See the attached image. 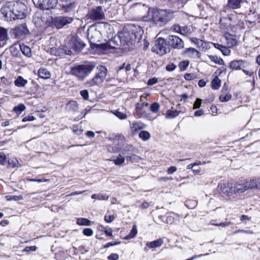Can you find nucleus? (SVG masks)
Wrapping results in <instances>:
<instances>
[{
    "label": "nucleus",
    "instance_id": "nucleus-56",
    "mask_svg": "<svg viewBox=\"0 0 260 260\" xmlns=\"http://www.w3.org/2000/svg\"><path fill=\"white\" fill-rule=\"evenodd\" d=\"M238 233H243L248 234H253V232L251 230H238L233 232V234H236Z\"/></svg>",
    "mask_w": 260,
    "mask_h": 260
},
{
    "label": "nucleus",
    "instance_id": "nucleus-55",
    "mask_svg": "<svg viewBox=\"0 0 260 260\" xmlns=\"http://www.w3.org/2000/svg\"><path fill=\"white\" fill-rule=\"evenodd\" d=\"M6 162V156L4 152L0 153V164L4 165Z\"/></svg>",
    "mask_w": 260,
    "mask_h": 260
},
{
    "label": "nucleus",
    "instance_id": "nucleus-36",
    "mask_svg": "<svg viewBox=\"0 0 260 260\" xmlns=\"http://www.w3.org/2000/svg\"><path fill=\"white\" fill-rule=\"evenodd\" d=\"M91 197L93 199H96L98 200H107L109 198L108 196L103 193L93 194L91 195Z\"/></svg>",
    "mask_w": 260,
    "mask_h": 260
},
{
    "label": "nucleus",
    "instance_id": "nucleus-37",
    "mask_svg": "<svg viewBox=\"0 0 260 260\" xmlns=\"http://www.w3.org/2000/svg\"><path fill=\"white\" fill-rule=\"evenodd\" d=\"M208 57L211 61L214 62L216 64L220 65H222L224 64V61L223 60V59H222L220 58H218L216 56L209 55Z\"/></svg>",
    "mask_w": 260,
    "mask_h": 260
},
{
    "label": "nucleus",
    "instance_id": "nucleus-46",
    "mask_svg": "<svg viewBox=\"0 0 260 260\" xmlns=\"http://www.w3.org/2000/svg\"><path fill=\"white\" fill-rule=\"evenodd\" d=\"M189 65V62L188 61H181L178 66L181 71H183L186 70L187 68Z\"/></svg>",
    "mask_w": 260,
    "mask_h": 260
},
{
    "label": "nucleus",
    "instance_id": "nucleus-43",
    "mask_svg": "<svg viewBox=\"0 0 260 260\" xmlns=\"http://www.w3.org/2000/svg\"><path fill=\"white\" fill-rule=\"evenodd\" d=\"M7 37V32L6 29L0 27V43L5 40Z\"/></svg>",
    "mask_w": 260,
    "mask_h": 260
},
{
    "label": "nucleus",
    "instance_id": "nucleus-42",
    "mask_svg": "<svg viewBox=\"0 0 260 260\" xmlns=\"http://www.w3.org/2000/svg\"><path fill=\"white\" fill-rule=\"evenodd\" d=\"M126 159L127 161L132 162H138L140 159V157L136 154H132L129 156H127Z\"/></svg>",
    "mask_w": 260,
    "mask_h": 260
},
{
    "label": "nucleus",
    "instance_id": "nucleus-53",
    "mask_svg": "<svg viewBox=\"0 0 260 260\" xmlns=\"http://www.w3.org/2000/svg\"><path fill=\"white\" fill-rule=\"evenodd\" d=\"M196 78V75L194 74L187 73L184 75V79L186 80H191Z\"/></svg>",
    "mask_w": 260,
    "mask_h": 260
},
{
    "label": "nucleus",
    "instance_id": "nucleus-50",
    "mask_svg": "<svg viewBox=\"0 0 260 260\" xmlns=\"http://www.w3.org/2000/svg\"><path fill=\"white\" fill-rule=\"evenodd\" d=\"M115 216L114 215L106 214L104 217L105 221L107 223H110L114 220Z\"/></svg>",
    "mask_w": 260,
    "mask_h": 260
},
{
    "label": "nucleus",
    "instance_id": "nucleus-29",
    "mask_svg": "<svg viewBox=\"0 0 260 260\" xmlns=\"http://www.w3.org/2000/svg\"><path fill=\"white\" fill-rule=\"evenodd\" d=\"M39 76L43 79H48L51 76L50 73L46 69L41 68L38 70Z\"/></svg>",
    "mask_w": 260,
    "mask_h": 260
},
{
    "label": "nucleus",
    "instance_id": "nucleus-19",
    "mask_svg": "<svg viewBox=\"0 0 260 260\" xmlns=\"http://www.w3.org/2000/svg\"><path fill=\"white\" fill-rule=\"evenodd\" d=\"M184 54L189 58L192 59L200 58L201 53L193 48H186L184 51Z\"/></svg>",
    "mask_w": 260,
    "mask_h": 260
},
{
    "label": "nucleus",
    "instance_id": "nucleus-20",
    "mask_svg": "<svg viewBox=\"0 0 260 260\" xmlns=\"http://www.w3.org/2000/svg\"><path fill=\"white\" fill-rule=\"evenodd\" d=\"M223 39L225 40V43L228 48L232 47L237 44V41L235 36L229 33H225L223 36Z\"/></svg>",
    "mask_w": 260,
    "mask_h": 260
},
{
    "label": "nucleus",
    "instance_id": "nucleus-57",
    "mask_svg": "<svg viewBox=\"0 0 260 260\" xmlns=\"http://www.w3.org/2000/svg\"><path fill=\"white\" fill-rule=\"evenodd\" d=\"M37 249L36 246H27L23 250L24 252L35 251Z\"/></svg>",
    "mask_w": 260,
    "mask_h": 260
},
{
    "label": "nucleus",
    "instance_id": "nucleus-11",
    "mask_svg": "<svg viewBox=\"0 0 260 260\" xmlns=\"http://www.w3.org/2000/svg\"><path fill=\"white\" fill-rule=\"evenodd\" d=\"M87 37L91 46H96L101 38V33L91 26L88 31Z\"/></svg>",
    "mask_w": 260,
    "mask_h": 260
},
{
    "label": "nucleus",
    "instance_id": "nucleus-6",
    "mask_svg": "<svg viewBox=\"0 0 260 260\" xmlns=\"http://www.w3.org/2000/svg\"><path fill=\"white\" fill-rule=\"evenodd\" d=\"M132 35H131L128 31L123 30L118 34L117 36L114 37L110 43H112L115 45V46H111L113 48H115L116 46L119 45H127L128 43L131 42L132 40Z\"/></svg>",
    "mask_w": 260,
    "mask_h": 260
},
{
    "label": "nucleus",
    "instance_id": "nucleus-44",
    "mask_svg": "<svg viewBox=\"0 0 260 260\" xmlns=\"http://www.w3.org/2000/svg\"><path fill=\"white\" fill-rule=\"evenodd\" d=\"M177 217V215L174 212H171L169 215L167 216V222L168 224H172L173 223L174 219Z\"/></svg>",
    "mask_w": 260,
    "mask_h": 260
},
{
    "label": "nucleus",
    "instance_id": "nucleus-5",
    "mask_svg": "<svg viewBox=\"0 0 260 260\" xmlns=\"http://www.w3.org/2000/svg\"><path fill=\"white\" fill-rule=\"evenodd\" d=\"M78 3L75 1H59L56 9L62 14L74 15L77 8Z\"/></svg>",
    "mask_w": 260,
    "mask_h": 260
},
{
    "label": "nucleus",
    "instance_id": "nucleus-45",
    "mask_svg": "<svg viewBox=\"0 0 260 260\" xmlns=\"http://www.w3.org/2000/svg\"><path fill=\"white\" fill-rule=\"evenodd\" d=\"M112 112L116 117H117L120 119H125L127 117V115L125 113H123L120 111H114Z\"/></svg>",
    "mask_w": 260,
    "mask_h": 260
},
{
    "label": "nucleus",
    "instance_id": "nucleus-35",
    "mask_svg": "<svg viewBox=\"0 0 260 260\" xmlns=\"http://www.w3.org/2000/svg\"><path fill=\"white\" fill-rule=\"evenodd\" d=\"M221 85V80L218 77H215L212 81V88L214 90L218 89Z\"/></svg>",
    "mask_w": 260,
    "mask_h": 260
},
{
    "label": "nucleus",
    "instance_id": "nucleus-34",
    "mask_svg": "<svg viewBox=\"0 0 260 260\" xmlns=\"http://www.w3.org/2000/svg\"><path fill=\"white\" fill-rule=\"evenodd\" d=\"M20 48L22 53L27 57H30L31 55V50L30 48L25 45H20Z\"/></svg>",
    "mask_w": 260,
    "mask_h": 260
},
{
    "label": "nucleus",
    "instance_id": "nucleus-48",
    "mask_svg": "<svg viewBox=\"0 0 260 260\" xmlns=\"http://www.w3.org/2000/svg\"><path fill=\"white\" fill-rule=\"evenodd\" d=\"M159 109V105L157 103H153L150 107V109L153 113H156Z\"/></svg>",
    "mask_w": 260,
    "mask_h": 260
},
{
    "label": "nucleus",
    "instance_id": "nucleus-38",
    "mask_svg": "<svg viewBox=\"0 0 260 260\" xmlns=\"http://www.w3.org/2000/svg\"><path fill=\"white\" fill-rule=\"evenodd\" d=\"M26 107L24 104H20L18 106H15L13 108V111L15 112L17 115L20 114L22 111L25 110Z\"/></svg>",
    "mask_w": 260,
    "mask_h": 260
},
{
    "label": "nucleus",
    "instance_id": "nucleus-28",
    "mask_svg": "<svg viewBox=\"0 0 260 260\" xmlns=\"http://www.w3.org/2000/svg\"><path fill=\"white\" fill-rule=\"evenodd\" d=\"M191 42L196 45L199 48H206L207 43L202 40L196 38H192L191 39Z\"/></svg>",
    "mask_w": 260,
    "mask_h": 260
},
{
    "label": "nucleus",
    "instance_id": "nucleus-33",
    "mask_svg": "<svg viewBox=\"0 0 260 260\" xmlns=\"http://www.w3.org/2000/svg\"><path fill=\"white\" fill-rule=\"evenodd\" d=\"M15 85L17 87H24L27 83V81L21 76H18L14 82Z\"/></svg>",
    "mask_w": 260,
    "mask_h": 260
},
{
    "label": "nucleus",
    "instance_id": "nucleus-23",
    "mask_svg": "<svg viewBox=\"0 0 260 260\" xmlns=\"http://www.w3.org/2000/svg\"><path fill=\"white\" fill-rule=\"evenodd\" d=\"M246 2V0H228V5L232 9H237L241 8V4Z\"/></svg>",
    "mask_w": 260,
    "mask_h": 260
},
{
    "label": "nucleus",
    "instance_id": "nucleus-14",
    "mask_svg": "<svg viewBox=\"0 0 260 260\" xmlns=\"http://www.w3.org/2000/svg\"><path fill=\"white\" fill-rule=\"evenodd\" d=\"M70 46L76 51H80L85 46V44L78 37H72Z\"/></svg>",
    "mask_w": 260,
    "mask_h": 260
},
{
    "label": "nucleus",
    "instance_id": "nucleus-27",
    "mask_svg": "<svg viewBox=\"0 0 260 260\" xmlns=\"http://www.w3.org/2000/svg\"><path fill=\"white\" fill-rule=\"evenodd\" d=\"M180 111L176 110L169 109L166 111L165 117L167 119H173L178 116Z\"/></svg>",
    "mask_w": 260,
    "mask_h": 260
},
{
    "label": "nucleus",
    "instance_id": "nucleus-63",
    "mask_svg": "<svg viewBox=\"0 0 260 260\" xmlns=\"http://www.w3.org/2000/svg\"><path fill=\"white\" fill-rule=\"evenodd\" d=\"M108 150L110 152L115 153L120 150L118 148L116 147H114L113 146H109L108 147Z\"/></svg>",
    "mask_w": 260,
    "mask_h": 260
},
{
    "label": "nucleus",
    "instance_id": "nucleus-22",
    "mask_svg": "<svg viewBox=\"0 0 260 260\" xmlns=\"http://www.w3.org/2000/svg\"><path fill=\"white\" fill-rule=\"evenodd\" d=\"M220 28L224 30H228L231 26V19L229 17H222L220 19Z\"/></svg>",
    "mask_w": 260,
    "mask_h": 260
},
{
    "label": "nucleus",
    "instance_id": "nucleus-32",
    "mask_svg": "<svg viewBox=\"0 0 260 260\" xmlns=\"http://www.w3.org/2000/svg\"><path fill=\"white\" fill-rule=\"evenodd\" d=\"M123 155L133 153L135 151V147L130 144H127L122 149L120 150Z\"/></svg>",
    "mask_w": 260,
    "mask_h": 260
},
{
    "label": "nucleus",
    "instance_id": "nucleus-41",
    "mask_svg": "<svg viewBox=\"0 0 260 260\" xmlns=\"http://www.w3.org/2000/svg\"><path fill=\"white\" fill-rule=\"evenodd\" d=\"M110 160L113 161L114 164L118 166L123 164L124 162L125 158L119 154L116 159H111Z\"/></svg>",
    "mask_w": 260,
    "mask_h": 260
},
{
    "label": "nucleus",
    "instance_id": "nucleus-16",
    "mask_svg": "<svg viewBox=\"0 0 260 260\" xmlns=\"http://www.w3.org/2000/svg\"><path fill=\"white\" fill-rule=\"evenodd\" d=\"M171 28L174 32L184 36L191 33L190 28L187 25L181 26L178 24H175Z\"/></svg>",
    "mask_w": 260,
    "mask_h": 260
},
{
    "label": "nucleus",
    "instance_id": "nucleus-7",
    "mask_svg": "<svg viewBox=\"0 0 260 260\" xmlns=\"http://www.w3.org/2000/svg\"><path fill=\"white\" fill-rule=\"evenodd\" d=\"M107 75V69L103 66H100L96 68L94 77L88 81L87 83L90 86L99 85L105 79Z\"/></svg>",
    "mask_w": 260,
    "mask_h": 260
},
{
    "label": "nucleus",
    "instance_id": "nucleus-15",
    "mask_svg": "<svg viewBox=\"0 0 260 260\" xmlns=\"http://www.w3.org/2000/svg\"><path fill=\"white\" fill-rule=\"evenodd\" d=\"M145 96H141L140 102L138 103L136 106V113L139 117H146L147 113L143 111L144 107H148L149 104L143 102V99H145Z\"/></svg>",
    "mask_w": 260,
    "mask_h": 260
},
{
    "label": "nucleus",
    "instance_id": "nucleus-13",
    "mask_svg": "<svg viewBox=\"0 0 260 260\" xmlns=\"http://www.w3.org/2000/svg\"><path fill=\"white\" fill-rule=\"evenodd\" d=\"M73 20L72 17L58 16L53 19V23L57 29H60L71 23Z\"/></svg>",
    "mask_w": 260,
    "mask_h": 260
},
{
    "label": "nucleus",
    "instance_id": "nucleus-31",
    "mask_svg": "<svg viewBox=\"0 0 260 260\" xmlns=\"http://www.w3.org/2000/svg\"><path fill=\"white\" fill-rule=\"evenodd\" d=\"M137 233H138V231H137V225L136 224H134V225H133L132 229L131 230V232H129V233L124 238V239L129 240V239H133L136 236V235H137Z\"/></svg>",
    "mask_w": 260,
    "mask_h": 260
},
{
    "label": "nucleus",
    "instance_id": "nucleus-62",
    "mask_svg": "<svg viewBox=\"0 0 260 260\" xmlns=\"http://www.w3.org/2000/svg\"><path fill=\"white\" fill-rule=\"evenodd\" d=\"M157 82V79L156 78H153L150 79L148 81L147 84L148 85L151 86V85L155 84Z\"/></svg>",
    "mask_w": 260,
    "mask_h": 260
},
{
    "label": "nucleus",
    "instance_id": "nucleus-17",
    "mask_svg": "<svg viewBox=\"0 0 260 260\" xmlns=\"http://www.w3.org/2000/svg\"><path fill=\"white\" fill-rule=\"evenodd\" d=\"M28 31L25 23L19 25L15 27L13 34L16 38H19L22 36L26 35Z\"/></svg>",
    "mask_w": 260,
    "mask_h": 260
},
{
    "label": "nucleus",
    "instance_id": "nucleus-39",
    "mask_svg": "<svg viewBox=\"0 0 260 260\" xmlns=\"http://www.w3.org/2000/svg\"><path fill=\"white\" fill-rule=\"evenodd\" d=\"M139 137L143 141H147L150 138V134L146 131H142L139 133Z\"/></svg>",
    "mask_w": 260,
    "mask_h": 260
},
{
    "label": "nucleus",
    "instance_id": "nucleus-60",
    "mask_svg": "<svg viewBox=\"0 0 260 260\" xmlns=\"http://www.w3.org/2000/svg\"><path fill=\"white\" fill-rule=\"evenodd\" d=\"M35 117L33 116H26L22 119L23 122L31 121L35 120Z\"/></svg>",
    "mask_w": 260,
    "mask_h": 260
},
{
    "label": "nucleus",
    "instance_id": "nucleus-18",
    "mask_svg": "<svg viewBox=\"0 0 260 260\" xmlns=\"http://www.w3.org/2000/svg\"><path fill=\"white\" fill-rule=\"evenodd\" d=\"M248 63L242 60H233L230 63V67L233 70H243L248 66Z\"/></svg>",
    "mask_w": 260,
    "mask_h": 260
},
{
    "label": "nucleus",
    "instance_id": "nucleus-4",
    "mask_svg": "<svg viewBox=\"0 0 260 260\" xmlns=\"http://www.w3.org/2000/svg\"><path fill=\"white\" fill-rule=\"evenodd\" d=\"M260 189V178L245 180L234 184V194L240 195L249 189Z\"/></svg>",
    "mask_w": 260,
    "mask_h": 260
},
{
    "label": "nucleus",
    "instance_id": "nucleus-24",
    "mask_svg": "<svg viewBox=\"0 0 260 260\" xmlns=\"http://www.w3.org/2000/svg\"><path fill=\"white\" fill-rule=\"evenodd\" d=\"M221 191L223 193H224L229 196L234 194V185L228 183V184H224L221 186Z\"/></svg>",
    "mask_w": 260,
    "mask_h": 260
},
{
    "label": "nucleus",
    "instance_id": "nucleus-1",
    "mask_svg": "<svg viewBox=\"0 0 260 260\" xmlns=\"http://www.w3.org/2000/svg\"><path fill=\"white\" fill-rule=\"evenodd\" d=\"M27 7L18 1L7 2L1 9V12L7 20L22 19L25 17Z\"/></svg>",
    "mask_w": 260,
    "mask_h": 260
},
{
    "label": "nucleus",
    "instance_id": "nucleus-12",
    "mask_svg": "<svg viewBox=\"0 0 260 260\" xmlns=\"http://www.w3.org/2000/svg\"><path fill=\"white\" fill-rule=\"evenodd\" d=\"M167 42L168 45L173 48L181 49L184 48L183 40L177 36H169L167 39Z\"/></svg>",
    "mask_w": 260,
    "mask_h": 260
},
{
    "label": "nucleus",
    "instance_id": "nucleus-10",
    "mask_svg": "<svg viewBox=\"0 0 260 260\" xmlns=\"http://www.w3.org/2000/svg\"><path fill=\"white\" fill-rule=\"evenodd\" d=\"M87 16L89 19L94 21L101 20L105 18L104 12L101 6H98L91 9L88 12Z\"/></svg>",
    "mask_w": 260,
    "mask_h": 260
},
{
    "label": "nucleus",
    "instance_id": "nucleus-61",
    "mask_svg": "<svg viewBox=\"0 0 260 260\" xmlns=\"http://www.w3.org/2000/svg\"><path fill=\"white\" fill-rule=\"evenodd\" d=\"M120 243V242H116L114 243L109 242V243L106 244L105 245H104L103 247L104 248H107L109 247L110 246L118 245V244H119Z\"/></svg>",
    "mask_w": 260,
    "mask_h": 260
},
{
    "label": "nucleus",
    "instance_id": "nucleus-54",
    "mask_svg": "<svg viewBox=\"0 0 260 260\" xmlns=\"http://www.w3.org/2000/svg\"><path fill=\"white\" fill-rule=\"evenodd\" d=\"M202 100L201 99H197L193 105V109H196L199 108L201 105Z\"/></svg>",
    "mask_w": 260,
    "mask_h": 260
},
{
    "label": "nucleus",
    "instance_id": "nucleus-8",
    "mask_svg": "<svg viewBox=\"0 0 260 260\" xmlns=\"http://www.w3.org/2000/svg\"><path fill=\"white\" fill-rule=\"evenodd\" d=\"M170 51L166 40L162 38L157 39L152 48V51L160 55H163Z\"/></svg>",
    "mask_w": 260,
    "mask_h": 260
},
{
    "label": "nucleus",
    "instance_id": "nucleus-26",
    "mask_svg": "<svg viewBox=\"0 0 260 260\" xmlns=\"http://www.w3.org/2000/svg\"><path fill=\"white\" fill-rule=\"evenodd\" d=\"M163 243V240L159 238L157 240L147 242L146 245L150 248H155L160 247Z\"/></svg>",
    "mask_w": 260,
    "mask_h": 260
},
{
    "label": "nucleus",
    "instance_id": "nucleus-21",
    "mask_svg": "<svg viewBox=\"0 0 260 260\" xmlns=\"http://www.w3.org/2000/svg\"><path fill=\"white\" fill-rule=\"evenodd\" d=\"M130 128L133 133L135 134L137 132L144 129L146 127V125L141 121H134L130 122Z\"/></svg>",
    "mask_w": 260,
    "mask_h": 260
},
{
    "label": "nucleus",
    "instance_id": "nucleus-9",
    "mask_svg": "<svg viewBox=\"0 0 260 260\" xmlns=\"http://www.w3.org/2000/svg\"><path fill=\"white\" fill-rule=\"evenodd\" d=\"M34 5L43 10H49L56 8L57 0H32Z\"/></svg>",
    "mask_w": 260,
    "mask_h": 260
},
{
    "label": "nucleus",
    "instance_id": "nucleus-49",
    "mask_svg": "<svg viewBox=\"0 0 260 260\" xmlns=\"http://www.w3.org/2000/svg\"><path fill=\"white\" fill-rule=\"evenodd\" d=\"M232 98L231 94L227 93L225 95H221L219 96V100L221 102H225L229 101Z\"/></svg>",
    "mask_w": 260,
    "mask_h": 260
},
{
    "label": "nucleus",
    "instance_id": "nucleus-59",
    "mask_svg": "<svg viewBox=\"0 0 260 260\" xmlns=\"http://www.w3.org/2000/svg\"><path fill=\"white\" fill-rule=\"evenodd\" d=\"M109 260H118L119 259V255L116 253H112L108 256Z\"/></svg>",
    "mask_w": 260,
    "mask_h": 260
},
{
    "label": "nucleus",
    "instance_id": "nucleus-47",
    "mask_svg": "<svg viewBox=\"0 0 260 260\" xmlns=\"http://www.w3.org/2000/svg\"><path fill=\"white\" fill-rule=\"evenodd\" d=\"M197 205V202L196 201L194 200H187L185 202V205L188 208H194Z\"/></svg>",
    "mask_w": 260,
    "mask_h": 260
},
{
    "label": "nucleus",
    "instance_id": "nucleus-25",
    "mask_svg": "<svg viewBox=\"0 0 260 260\" xmlns=\"http://www.w3.org/2000/svg\"><path fill=\"white\" fill-rule=\"evenodd\" d=\"M213 45L215 48L219 50L224 55L228 56L230 54L231 51L228 48V47L218 43H214Z\"/></svg>",
    "mask_w": 260,
    "mask_h": 260
},
{
    "label": "nucleus",
    "instance_id": "nucleus-64",
    "mask_svg": "<svg viewBox=\"0 0 260 260\" xmlns=\"http://www.w3.org/2000/svg\"><path fill=\"white\" fill-rule=\"evenodd\" d=\"M176 170H177V168L175 167L172 166L168 168V169L167 170V173L169 174H172L175 172H176Z\"/></svg>",
    "mask_w": 260,
    "mask_h": 260
},
{
    "label": "nucleus",
    "instance_id": "nucleus-2",
    "mask_svg": "<svg viewBox=\"0 0 260 260\" xmlns=\"http://www.w3.org/2000/svg\"><path fill=\"white\" fill-rule=\"evenodd\" d=\"M137 5L145 7L146 9H148V14L151 15L149 20H152L155 24L159 26L165 25L174 17V12L170 9H152L150 10V8H148L145 4H138Z\"/></svg>",
    "mask_w": 260,
    "mask_h": 260
},
{
    "label": "nucleus",
    "instance_id": "nucleus-3",
    "mask_svg": "<svg viewBox=\"0 0 260 260\" xmlns=\"http://www.w3.org/2000/svg\"><path fill=\"white\" fill-rule=\"evenodd\" d=\"M95 67V64L93 62L78 64L71 68L70 74L75 76L78 80L83 81L89 76Z\"/></svg>",
    "mask_w": 260,
    "mask_h": 260
},
{
    "label": "nucleus",
    "instance_id": "nucleus-58",
    "mask_svg": "<svg viewBox=\"0 0 260 260\" xmlns=\"http://www.w3.org/2000/svg\"><path fill=\"white\" fill-rule=\"evenodd\" d=\"M80 94L84 100L88 98V91L87 90H82L80 91Z\"/></svg>",
    "mask_w": 260,
    "mask_h": 260
},
{
    "label": "nucleus",
    "instance_id": "nucleus-52",
    "mask_svg": "<svg viewBox=\"0 0 260 260\" xmlns=\"http://www.w3.org/2000/svg\"><path fill=\"white\" fill-rule=\"evenodd\" d=\"M176 66L173 63H170L168 64L166 67V70L168 72H172L175 70Z\"/></svg>",
    "mask_w": 260,
    "mask_h": 260
},
{
    "label": "nucleus",
    "instance_id": "nucleus-40",
    "mask_svg": "<svg viewBox=\"0 0 260 260\" xmlns=\"http://www.w3.org/2000/svg\"><path fill=\"white\" fill-rule=\"evenodd\" d=\"M77 223L80 225H89L90 221L86 218H79L77 220Z\"/></svg>",
    "mask_w": 260,
    "mask_h": 260
},
{
    "label": "nucleus",
    "instance_id": "nucleus-51",
    "mask_svg": "<svg viewBox=\"0 0 260 260\" xmlns=\"http://www.w3.org/2000/svg\"><path fill=\"white\" fill-rule=\"evenodd\" d=\"M93 232L90 228H85L83 230V234L87 236H91L92 235Z\"/></svg>",
    "mask_w": 260,
    "mask_h": 260
},
{
    "label": "nucleus",
    "instance_id": "nucleus-30",
    "mask_svg": "<svg viewBox=\"0 0 260 260\" xmlns=\"http://www.w3.org/2000/svg\"><path fill=\"white\" fill-rule=\"evenodd\" d=\"M67 107L69 111L76 112L78 109V105L77 102L75 101H71L68 103Z\"/></svg>",
    "mask_w": 260,
    "mask_h": 260
}]
</instances>
